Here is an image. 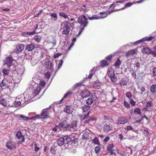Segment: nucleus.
Masks as SVG:
<instances>
[{
	"label": "nucleus",
	"mask_w": 156,
	"mask_h": 156,
	"mask_svg": "<svg viewBox=\"0 0 156 156\" xmlns=\"http://www.w3.org/2000/svg\"><path fill=\"white\" fill-rule=\"evenodd\" d=\"M132 94L130 92H127L126 94V96L129 98H130L132 96Z\"/></svg>",
	"instance_id": "nucleus-57"
},
{
	"label": "nucleus",
	"mask_w": 156,
	"mask_h": 156,
	"mask_svg": "<svg viewBox=\"0 0 156 156\" xmlns=\"http://www.w3.org/2000/svg\"><path fill=\"white\" fill-rule=\"evenodd\" d=\"M45 84L46 83L45 81L43 80L40 81L39 83V84L43 87L44 86Z\"/></svg>",
	"instance_id": "nucleus-60"
},
{
	"label": "nucleus",
	"mask_w": 156,
	"mask_h": 156,
	"mask_svg": "<svg viewBox=\"0 0 156 156\" xmlns=\"http://www.w3.org/2000/svg\"><path fill=\"white\" fill-rule=\"evenodd\" d=\"M2 72L4 75L5 76H8L7 75L9 72V70H8L4 69L2 70Z\"/></svg>",
	"instance_id": "nucleus-48"
},
{
	"label": "nucleus",
	"mask_w": 156,
	"mask_h": 156,
	"mask_svg": "<svg viewBox=\"0 0 156 156\" xmlns=\"http://www.w3.org/2000/svg\"><path fill=\"white\" fill-rule=\"evenodd\" d=\"M110 152V156H116L117 154H119V151L117 148L115 147Z\"/></svg>",
	"instance_id": "nucleus-18"
},
{
	"label": "nucleus",
	"mask_w": 156,
	"mask_h": 156,
	"mask_svg": "<svg viewBox=\"0 0 156 156\" xmlns=\"http://www.w3.org/2000/svg\"><path fill=\"white\" fill-rule=\"evenodd\" d=\"M59 125L61 128L63 129V128H67L68 129L69 124L67 122L66 120H64L59 124Z\"/></svg>",
	"instance_id": "nucleus-16"
},
{
	"label": "nucleus",
	"mask_w": 156,
	"mask_h": 156,
	"mask_svg": "<svg viewBox=\"0 0 156 156\" xmlns=\"http://www.w3.org/2000/svg\"><path fill=\"white\" fill-rule=\"evenodd\" d=\"M89 114L90 111L88 112L87 114L82 115L81 116V120H83L87 119L89 116Z\"/></svg>",
	"instance_id": "nucleus-42"
},
{
	"label": "nucleus",
	"mask_w": 156,
	"mask_h": 156,
	"mask_svg": "<svg viewBox=\"0 0 156 156\" xmlns=\"http://www.w3.org/2000/svg\"><path fill=\"white\" fill-rule=\"evenodd\" d=\"M13 103L11 99L2 98L0 100V103L3 106L7 107H13Z\"/></svg>",
	"instance_id": "nucleus-6"
},
{
	"label": "nucleus",
	"mask_w": 156,
	"mask_h": 156,
	"mask_svg": "<svg viewBox=\"0 0 156 156\" xmlns=\"http://www.w3.org/2000/svg\"><path fill=\"white\" fill-rule=\"evenodd\" d=\"M83 139H85L86 140L89 139V136L87 133H84L82 136Z\"/></svg>",
	"instance_id": "nucleus-53"
},
{
	"label": "nucleus",
	"mask_w": 156,
	"mask_h": 156,
	"mask_svg": "<svg viewBox=\"0 0 156 156\" xmlns=\"http://www.w3.org/2000/svg\"><path fill=\"white\" fill-rule=\"evenodd\" d=\"M104 119L105 120L104 122L106 123H111L112 120L111 119H110L109 117L106 116H104Z\"/></svg>",
	"instance_id": "nucleus-35"
},
{
	"label": "nucleus",
	"mask_w": 156,
	"mask_h": 156,
	"mask_svg": "<svg viewBox=\"0 0 156 156\" xmlns=\"http://www.w3.org/2000/svg\"><path fill=\"white\" fill-rule=\"evenodd\" d=\"M63 138L65 146L66 147H68V144L71 141V139L68 136H65Z\"/></svg>",
	"instance_id": "nucleus-13"
},
{
	"label": "nucleus",
	"mask_w": 156,
	"mask_h": 156,
	"mask_svg": "<svg viewBox=\"0 0 156 156\" xmlns=\"http://www.w3.org/2000/svg\"><path fill=\"white\" fill-rule=\"evenodd\" d=\"M59 16L64 19H69L68 16L64 12H60L59 13Z\"/></svg>",
	"instance_id": "nucleus-38"
},
{
	"label": "nucleus",
	"mask_w": 156,
	"mask_h": 156,
	"mask_svg": "<svg viewBox=\"0 0 156 156\" xmlns=\"http://www.w3.org/2000/svg\"><path fill=\"white\" fill-rule=\"evenodd\" d=\"M46 65H48V68H51L52 66V63L50 61H48L46 62Z\"/></svg>",
	"instance_id": "nucleus-56"
},
{
	"label": "nucleus",
	"mask_w": 156,
	"mask_h": 156,
	"mask_svg": "<svg viewBox=\"0 0 156 156\" xmlns=\"http://www.w3.org/2000/svg\"><path fill=\"white\" fill-rule=\"evenodd\" d=\"M64 111L67 113L70 114L73 112V109L71 106L66 105L64 109Z\"/></svg>",
	"instance_id": "nucleus-14"
},
{
	"label": "nucleus",
	"mask_w": 156,
	"mask_h": 156,
	"mask_svg": "<svg viewBox=\"0 0 156 156\" xmlns=\"http://www.w3.org/2000/svg\"><path fill=\"white\" fill-rule=\"evenodd\" d=\"M90 109V107L89 105H85L82 107L83 111V112H87Z\"/></svg>",
	"instance_id": "nucleus-37"
},
{
	"label": "nucleus",
	"mask_w": 156,
	"mask_h": 156,
	"mask_svg": "<svg viewBox=\"0 0 156 156\" xmlns=\"http://www.w3.org/2000/svg\"><path fill=\"white\" fill-rule=\"evenodd\" d=\"M63 137L59 138L57 141L58 144L60 146H62L64 144Z\"/></svg>",
	"instance_id": "nucleus-28"
},
{
	"label": "nucleus",
	"mask_w": 156,
	"mask_h": 156,
	"mask_svg": "<svg viewBox=\"0 0 156 156\" xmlns=\"http://www.w3.org/2000/svg\"><path fill=\"white\" fill-rule=\"evenodd\" d=\"M59 63L58 65V69H59L62 66L63 63V61L62 60H60L59 61Z\"/></svg>",
	"instance_id": "nucleus-61"
},
{
	"label": "nucleus",
	"mask_w": 156,
	"mask_h": 156,
	"mask_svg": "<svg viewBox=\"0 0 156 156\" xmlns=\"http://www.w3.org/2000/svg\"><path fill=\"white\" fill-rule=\"evenodd\" d=\"M41 87L40 86H38L35 87L33 91V94H34L33 96H35L38 94L41 91Z\"/></svg>",
	"instance_id": "nucleus-20"
},
{
	"label": "nucleus",
	"mask_w": 156,
	"mask_h": 156,
	"mask_svg": "<svg viewBox=\"0 0 156 156\" xmlns=\"http://www.w3.org/2000/svg\"><path fill=\"white\" fill-rule=\"evenodd\" d=\"M52 130L54 132H56L57 131H61L62 130V129H61L60 125L59 124L58 125L55 126L54 128L52 129Z\"/></svg>",
	"instance_id": "nucleus-31"
},
{
	"label": "nucleus",
	"mask_w": 156,
	"mask_h": 156,
	"mask_svg": "<svg viewBox=\"0 0 156 156\" xmlns=\"http://www.w3.org/2000/svg\"><path fill=\"white\" fill-rule=\"evenodd\" d=\"M152 105V103L151 101H148L147 102L146 107L145 108L146 110L149 111L150 110L151 107Z\"/></svg>",
	"instance_id": "nucleus-32"
},
{
	"label": "nucleus",
	"mask_w": 156,
	"mask_h": 156,
	"mask_svg": "<svg viewBox=\"0 0 156 156\" xmlns=\"http://www.w3.org/2000/svg\"><path fill=\"white\" fill-rule=\"evenodd\" d=\"M42 11H43V10L42 9H41V10H40L39 11V12H38V11L36 12V11H35V12H34V17H38L39 15L42 12Z\"/></svg>",
	"instance_id": "nucleus-46"
},
{
	"label": "nucleus",
	"mask_w": 156,
	"mask_h": 156,
	"mask_svg": "<svg viewBox=\"0 0 156 156\" xmlns=\"http://www.w3.org/2000/svg\"><path fill=\"white\" fill-rule=\"evenodd\" d=\"M12 78L10 76H8L5 77L1 82L0 86L2 89L12 88L14 86L15 84L12 82Z\"/></svg>",
	"instance_id": "nucleus-2"
},
{
	"label": "nucleus",
	"mask_w": 156,
	"mask_h": 156,
	"mask_svg": "<svg viewBox=\"0 0 156 156\" xmlns=\"http://www.w3.org/2000/svg\"><path fill=\"white\" fill-rule=\"evenodd\" d=\"M6 147L8 149H10L11 150L13 149L14 148L15 149L16 148V147L13 144H12L11 142H8L6 144Z\"/></svg>",
	"instance_id": "nucleus-24"
},
{
	"label": "nucleus",
	"mask_w": 156,
	"mask_h": 156,
	"mask_svg": "<svg viewBox=\"0 0 156 156\" xmlns=\"http://www.w3.org/2000/svg\"><path fill=\"white\" fill-rule=\"evenodd\" d=\"M136 49H133L129 51L126 53V56H128L131 55H133L136 53Z\"/></svg>",
	"instance_id": "nucleus-29"
},
{
	"label": "nucleus",
	"mask_w": 156,
	"mask_h": 156,
	"mask_svg": "<svg viewBox=\"0 0 156 156\" xmlns=\"http://www.w3.org/2000/svg\"><path fill=\"white\" fill-rule=\"evenodd\" d=\"M109 65L108 62L105 60H102L100 62V66L102 67L107 66Z\"/></svg>",
	"instance_id": "nucleus-22"
},
{
	"label": "nucleus",
	"mask_w": 156,
	"mask_h": 156,
	"mask_svg": "<svg viewBox=\"0 0 156 156\" xmlns=\"http://www.w3.org/2000/svg\"><path fill=\"white\" fill-rule=\"evenodd\" d=\"M94 102L93 99L91 98H89L87 100V104L88 105H91Z\"/></svg>",
	"instance_id": "nucleus-40"
},
{
	"label": "nucleus",
	"mask_w": 156,
	"mask_h": 156,
	"mask_svg": "<svg viewBox=\"0 0 156 156\" xmlns=\"http://www.w3.org/2000/svg\"><path fill=\"white\" fill-rule=\"evenodd\" d=\"M94 120H95V119L94 118H90L88 120L86 121V122H87V123H89L90 122L94 121Z\"/></svg>",
	"instance_id": "nucleus-62"
},
{
	"label": "nucleus",
	"mask_w": 156,
	"mask_h": 156,
	"mask_svg": "<svg viewBox=\"0 0 156 156\" xmlns=\"http://www.w3.org/2000/svg\"><path fill=\"white\" fill-rule=\"evenodd\" d=\"M144 118H145L147 120H148V119L146 117V116L145 115H144L143 116L141 119L138 120H137V121H136L135 122V123H140L142 120H143V119H144Z\"/></svg>",
	"instance_id": "nucleus-45"
},
{
	"label": "nucleus",
	"mask_w": 156,
	"mask_h": 156,
	"mask_svg": "<svg viewBox=\"0 0 156 156\" xmlns=\"http://www.w3.org/2000/svg\"><path fill=\"white\" fill-rule=\"evenodd\" d=\"M73 92L72 91H70L67 92L64 95L63 97L61 100L60 101L59 104H61L62 103L64 99L70 96L72 94Z\"/></svg>",
	"instance_id": "nucleus-17"
},
{
	"label": "nucleus",
	"mask_w": 156,
	"mask_h": 156,
	"mask_svg": "<svg viewBox=\"0 0 156 156\" xmlns=\"http://www.w3.org/2000/svg\"><path fill=\"white\" fill-rule=\"evenodd\" d=\"M42 37L40 35H36L34 37V39L37 42H39L41 39Z\"/></svg>",
	"instance_id": "nucleus-33"
},
{
	"label": "nucleus",
	"mask_w": 156,
	"mask_h": 156,
	"mask_svg": "<svg viewBox=\"0 0 156 156\" xmlns=\"http://www.w3.org/2000/svg\"><path fill=\"white\" fill-rule=\"evenodd\" d=\"M83 85L82 83H76L74 85L73 87V89L74 90H75L77 88L79 87H80L82 86H83Z\"/></svg>",
	"instance_id": "nucleus-39"
},
{
	"label": "nucleus",
	"mask_w": 156,
	"mask_h": 156,
	"mask_svg": "<svg viewBox=\"0 0 156 156\" xmlns=\"http://www.w3.org/2000/svg\"><path fill=\"white\" fill-rule=\"evenodd\" d=\"M50 16L51 18H54L55 20H57L58 19L57 15L56 13H51Z\"/></svg>",
	"instance_id": "nucleus-44"
},
{
	"label": "nucleus",
	"mask_w": 156,
	"mask_h": 156,
	"mask_svg": "<svg viewBox=\"0 0 156 156\" xmlns=\"http://www.w3.org/2000/svg\"><path fill=\"white\" fill-rule=\"evenodd\" d=\"M130 103L132 106H134L136 104V102L133 100L132 99H130Z\"/></svg>",
	"instance_id": "nucleus-59"
},
{
	"label": "nucleus",
	"mask_w": 156,
	"mask_h": 156,
	"mask_svg": "<svg viewBox=\"0 0 156 156\" xmlns=\"http://www.w3.org/2000/svg\"><path fill=\"white\" fill-rule=\"evenodd\" d=\"M34 145L35 146L34 151L35 152H37L39 150V147L37 146V145L36 143L34 144Z\"/></svg>",
	"instance_id": "nucleus-63"
},
{
	"label": "nucleus",
	"mask_w": 156,
	"mask_h": 156,
	"mask_svg": "<svg viewBox=\"0 0 156 156\" xmlns=\"http://www.w3.org/2000/svg\"><path fill=\"white\" fill-rule=\"evenodd\" d=\"M73 23H69L68 21H65L62 23L61 24V30L62 34L67 36L69 35L70 30V28L72 27Z\"/></svg>",
	"instance_id": "nucleus-3"
},
{
	"label": "nucleus",
	"mask_w": 156,
	"mask_h": 156,
	"mask_svg": "<svg viewBox=\"0 0 156 156\" xmlns=\"http://www.w3.org/2000/svg\"><path fill=\"white\" fill-rule=\"evenodd\" d=\"M124 104L125 106L127 108H129L130 106L129 104L126 101H124Z\"/></svg>",
	"instance_id": "nucleus-55"
},
{
	"label": "nucleus",
	"mask_w": 156,
	"mask_h": 156,
	"mask_svg": "<svg viewBox=\"0 0 156 156\" xmlns=\"http://www.w3.org/2000/svg\"><path fill=\"white\" fill-rule=\"evenodd\" d=\"M124 2L123 1H117L111 4L110 7H112L114 5V8H116L115 11H119L125 9L124 6Z\"/></svg>",
	"instance_id": "nucleus-5"
},
{
	"label": "nucleus",
	"mask_w": 156,
	"mask_h": 156,
	"mask_svg": "<svg viewBox=\"0 0 156 156\" xmlns=\"http://www.w3.org/2000/svg\"><path fill=\"white\" fill-rule=\"evenodd\" d=\"M16 136L18 139L20 140V143H21L24 142V136H23L21 132L20 131H17L16 134Z\"/></svg>",
	"instance_id": "nucleus-11"
},
{
	"label": "nucleus",
	"mask_w": 156,
	"mask_h": 156,
	"mask_svg": "<svg viewBox=\"0 0 156 156\" xmlns=\"http://www.w3.org/2000/svg\"><path fill=\"white\" fill-rule=\"evenodd\" d=\"M12 58L11 57H7L5 58V64L7 65L8 67H9L12 65Z\"/></svg>",
	"instance_id": "nucleus-15"
},
{
	"label": "nucleus",
	"mask_w": 156,
	"mask_h": 156,
	"mask_svg": "<svg viewBox=\"0 0 156 156\" xmlns=\"http://www.w3.org/2000/svg\"><path fill=\"white\" fill-rule=\"evenodd\" d=\"M106 147L107 151L109 152H111L115 147L113 144H108L107 145Z\"/></svg>",
	"instance_id": "nucleus-27"
},
{
	"label": "nucleus",
	"mask_w": 156,
	"mask_h": 156,
	"mask_svg": "<svg viewBox=\"0 0 156 156\" xmlns=\"http://www.w3.org/2000/svg\"><path fill=\"white\" fill-rule=\"evenodd\" d=\"M112 126L110 125V123H106L104 126L103 130L105 133H108L112 130Z\"/></svg>",
	"instance_id": "nucleus-8"
},
{
	"label": "nucleus",
	"mask_w": 156,
	"mask_h": 156,
	"mask_svg": "<svg viewBox=\"0 0 156 156\" xmlns=\"http://www.w3.org/2000/svg\"><path fill=\"white\" fill-rule=\"evenodd\" d=\"M51 112L48 109H43L40 115H36L34 116V120L37 119H45L50 118L49 112Z\"/></svg>",
	"instance_id": "nucleus-4"
},
{
	"label": "nucleus",
	"mask_w": 156,
	"mask_h": 156,
	"mask_svg": "<svg viewBox=\"0 0 156 156\" xmlns=\"http://www.w3.org/2000/svg\"><path fill=\"white\" fill-rule=\"evenodd\" d=\"M126 130L128 131L133 130V127L130 126H126L124 128Z\"/></svg>",
	"instance_id": "nucleus-52"
},
{
	"label": "nucleus",
	"mask_w": 156,
	"mask_h": 156,
	"mask_svg": "<svg viewBox=\"0 0 156 156\" xmlns=\"http://www.w3.org/2000/svg\"><path fill=\"white\" fill-rule=\"evenodd\" d=\"M93 143L96 144H99L100 143L97 137H95L94 139L93 140Z\"/></svg>",
	"instance_id": "nucleus-50"
},
{
	"label": "nucleus",
	"mask_w": 156,
	"mask_h": 156,
	"mask_svg": "<svg viewBox=\"0 0 156 156\" xmlns=\"http://www.w3.org/2000/svg\"><path fill=\"white\" fill-rule=\"evenodd\" d=\"M107 74L109 77L112 76H115L114 70V69L112 68H109L108 69Z\"/></svg>",
	"instance_id": "nucleus-19"
},
{
	"label": "nucleus",
	"mask_w": 156,
	"mask_h": 156,
	"mask_svg": "<svg viewBox=\"0 0 156 156\" xmlns=\"http://www.w3.org/2000/svg\"><path fill=\"white\" fill-rule=\"evenodd\" d=\"M14 105L16 107H20L21 105H22L23 104L24 101H20L19 100H17V101H15L14 102Z\"/></svg>",
	"instance_id": "nucleus-23"
},
{
	"label": "nucleus",
	"mask_w": 156,
	"mask_h": 156,
	"mask_svg": "<svg viewBox=\"0 0 156 156\" xmlns=\"http://www.w3.org/2000/svg\"><path fill=\"white\" fill-rule=\"evenodd\" d=\"M35 46L34 45L30 44L28 45L26 47L25 50H27L28 51H31L34 50L35 48Z\"/></svg>",
	"instance_id": "nucleus-21"
},
{
	"label": "nucleus",
	"mask_w": 156,
	"mask_h": 156,
	"mask_svg": "<svg viewBox=\"0 0 156 156\" xmlns=\"http://www.w3.org/2000/svg\"><path fill=\"white\" fill-rule=\"evenodd\" d=\"M110 79L113 83H115L116 82L117 80V77L115 76H112L110 77Z\"/></svg>",
	"instance_id": "nucleus-47"
},
{
	"label": "nucleus",
	"mask_w": 156,
	"mask_h": 156,
	"mask_svg": "<svg viewBox=\"0 0 156 156\" xmlns=\"http://www.w3.org/2000/svg\"><path fill=\"white\" fill-rule=\"evenodd\" d=\"M51 76V73L50 72L48 71L46 73H45L44 74V76L47 79H48L50 78Z\"/></svg>",
	"instance_id": "nucleus-54"
},
{
	"label": "nucleus",
	"mask_w": 156,
	"mask_h": 156,
	"mask_svg": "<svg viewBox=\"0 0 156 156\" xmlns=\"http://www.w3.org/2000/svg\"><path fill=\"white\" fill-rule=\"evenodd\" d=\"M24 48V44L18 43L16 45L15 48L14 49V52L18 54L21 52Z\"/></svg>",
	"instance_id": "nucleus-7"
},
{
	"label": "nucleus",
	"mask_w": 156,
	"mask_h": 156,
	"mask_svg": "<svg viewBox=\"0 0 156 156\" xmlns=\"http://www.w3.org/2000/svg\"><path fill=\"white\" fill-rule=\"evenodd\" d=\"M128 122L127 119L124 116H120L119 118L117 124H125Z\"/></svg>",
	"instance_id": "nucleus-9"
},
{
	"label": "nucleus",
	"mask_w": 156,
	"mask_h": 156,
	"mask_svg": "<svg viewBox=\"0 0 156 156\" xmlns=\"http://www.w3.org/2000/svg\"><path fill=\"white\" fill-rule=\"evenodd\" d=\"M151 51V50L147 47L144 48L143 50V53L148 55L150 54Z\"/></svg>",
	"instance_id": "nucleus-36"
},
{
	"label": "nucleus",
	"mask_w": 156,
	"mask_h": 156,
	"mask_svg": "<svg viewBox=\"0 0 156 156\" xmlns=\"http://www.w3.org/2000/svg\"><path fill=\"white\" fill-rule=\"evenodd\" d=\"M150 91L152 94H155L156 93V84H154L151 86Z\"/></svg>",
	"instance_id": "nucleus-26"
},
{
	"label": "nucleus",
	"mask_w": 156,
	"mask_h": 156,
	"mask_svg": "<svg viewBox=\"0 0 156 156\" xmlns=\"http://www.w3.org/2000/svg\"><path fill=\"white\" fill-rule=\"evenodd\" d=\"M154 38V37L153 36H151L149 37H146L141 39L142 41H150L153 39Z\"/></svg>",
	"instance_id": "nucleus-30"
},
{
	"label": "nucleus",
	"mask_w": 156,
	"mask_h": 156,
	"mask_svg": "<svg viewBox=\"0 0 156 156\" xmlns=\"http://www.w3.org/2000/svg\"><path fill=\"white\" fill-rule=\"evenodd\" d=\"M106 14V12H100V14L103 15L102 16H97L96 15H94L92 17L88 16L87 17L85 15H82L78 18V22L81 27L84 28L87 26L88 23V19L90 20L99 19L106 17L107 15Z\"/></svg>",
	"instance_id": "nucleus-1"
},
{
	"label": "nucleus",
	"mask_w": 156,
	"mask_h": 156,
	"mask_svg": "<svg viewBox=\"0 0 156 156\" xmlns=\"http://www.w3.org/2000/svg\"><path fill=\"white\" fill-rule=\"evenodd\" d=\"M95 151L96 154L99 153L101 151V148L100 147L98 146L95 148Z\"/></svg>",
	"instance_id": "nucleus-49"
},
{
	"label": "nucleus",
	"mask_w": 156,
	"mask_h": 156,
	"mask_svg": "<svg viewBox=\"0 0 156 156\" xmlns=\"http://www.w3.org/2000/svg\"><path fill=\"white\" fill-rule=\"evenodd\" d=\"M152 73L154 76H156V67L154 68L153 70Z\"/></svg>",
	"instance_id": "nucleus-64"
},
{
	"label": "nucleus",
	"mask_w": 156,
	"mask_h": 156,
	"mask_svg": "<svg viewBox=\"0 0 156 156\" xmlns=\"http://www.w3.org/2000/svg\"><path fill=\"white\" fill-rule=\"evenodd\" d=\"M20 117L21 119L23 120L24 121H27L29 120L32 119H34V117H32L31 118H29L27 117H26L23 115H20Z\"/></svg>",
	"instance_id": "nucleus-25"
},
{
	"label": "nucleus",
	"mask_w": 156,
	"mask_h": 156,
	"mask_svg": "<svg viewBox=\"0 0 156 156\" xmlns=\"http://www.w3.org/2000/svg\"><path fill=\"white\" fill-rule=\"evenodd\" d=\"M80 95L83 98H87L90 95V92L87 89H85L80 93Z\"/></svg>",
	"instance_id": "nucleus-12"
},
{
	"label": "nucleus",
	"mask_w": 156,
	"mask_h": 156,
	"mask_svg": "<svg viewBox=\"0 0 156 156\" xmlns=\"http://www.w3.org/2000/svg\"><path fill=\"white\" fill-rule=\"evenodd\" d=\"M143 133L145 136H147L149 134V131L147 129H144V130Z\"/></svg>",
	"instance_id": "nucleus-58"
},
{
	"label": "nucleus",
	"mask_w": 156,
	"mask_h": 156,
	"mask_svg": "<svg viewBox=\"0 0 156 156\" xmlns=\"http://www.w3.org/2000/svg\"><path fill=\"white\" fill-rule=\"evenodd\" d=\"M101 84V83L99 80H96L93 84V86L94 87L96 88L99 86Z\"/></svg>",
	"instance_id": "nucleus-43"
},
{
	"label": "nucleus",
	"mask_w": 156,
	"mask_h": 156,
	"mask_svg": "<svg viewBox=\"0 0 156 156\" xmlns=\"http://www.w3.org/2000/svg\"><path fill=\"white\" fill-rule=\"evenodd\" d=\"M134 112L137 115H140L141 113V110L138 108H136L134 109Z\"/></svg>",
	"instance_id": "nucleus-41"
},
{
	"label": "nucleus",
	"mask_w": 156,
	"mask_h": 156,
	"mask_svg": "<svg viewBox=\"0 0 156 156\" xmlns=\"http://www.w3.org/2000/svg\"><path fill=\"white\" fill-rule=\"evenodd\" d=\"M121 62L119 58H118L117 59L116 61L115 62L114 65L116 67L119 68L120 65L121 64Z\"/></svg>",
	"instance_id": "nucleus-34"
},
{
	"label": "nucleus",
	"mask_w": 156,
	"mask_h": 156,
	"mask_svg": "<svg viewBox=\"0 0 156 156\" xmlns=\"http://www.w3.org/2000/svg\"><path fill=\"white\" fill-rule=\"evenodd\" d=\"M68 126V129L70 131H73L76 128L77 122L76 121H73Z\"/></svg>",
	"instance_id": "nucleus-10"
},
{
	"label": "nucleus",
	"mask_w": 156,
	"mask_h": 156,
	"mask_svg": "<svg viewBox=\"0 0 156 156\" xmlns=\"http://www.w3.org/2000/svg\"><path fill=\"white\" fill-rule=\"evenodd\" d=\"M119 83L120 85L122 86L125 85L126 83L124 79H122L119 81Z\"/></svg>",
	"instance_id": "nucleus-51"
}]
</instances>
